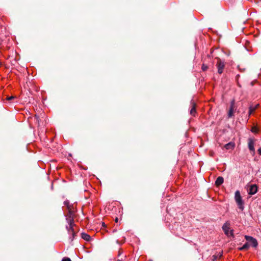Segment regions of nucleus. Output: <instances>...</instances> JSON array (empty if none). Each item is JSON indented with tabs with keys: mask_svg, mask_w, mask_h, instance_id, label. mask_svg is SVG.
I'll return each mask as SVG.
<instances>
[{
	"mask_svg": "<svg viewBox=\"0 0 261 261\" xmlns=\"http://www.w3.org/2000/svg\"><path fill=\"white\" fill-rule=\"evenodd\" d=\"M234 146V144L232 142H229L225 145L226 149H232Z\"/></svg>",
	"mask_w": 261,
	"mask_h": 261,
	"instance_id": "nucleus-13",
	"label": "nucleus"
},
{
	"mask_svg": "<svg viewBox=\"0 0 261 261\" xmlns=\"http://www.w3.org/2000/svg\"><path fill=\"white\" fill-rule=\"evenodd\" d=\"M245 238L250 246L252 247L256 248L258 246L257 241L255 238L249 236H245Z\"/></svg>",
	"mask_w": 261,
	"mask_h": 261,
	"instance_id": "nucleus-4",
	"label": "nucleus"
},
{
	"mask_svg": "<svg viewBox=\"0 0 261 261\" xmlns=\"http://www.w3.org/2000/svg\"><path fill=\"white\" fill-rule=\"evenodd\" d=\"M36 186L37 187H39V180L38 179L36 180Z\"/></svg>",
	"mask_w": 261,
	"mask_h": 261,
	"instance_id": "nucleus-22",
	"label": "nucleus"
},
{
	"mask_svg": "<svg viewBox=\"0 0 261 261\" xmlns=\"http://www.w3.org/2000/svg\"><path fill=\"white\" fill-rule=\"evenodd\" d=\"M30 119H31V117H30L28 118V121H29Z\"/></svg>",
	"mask_w": 261,
	"mask_h": 261,
	"instance_id": "nucleus-27",
	"label": "nucleus"
},
{
	"mask_svg": "<svg viewBox=\"0 0 261 261\" xmlns=\"http://www.w3.org/2000/svg\"><path fill=\"white\" fill-rule=\"evenodd\" d=\"M255 108H253L251 107L249 108V115H251V114L255 110Z\"/></svg>",
	"mask_w": 261,
	"mask_h": 261,
	"instance_id": "nucleus-16",
	"label": "nucleus"
},
{
	"mask_svg": "<svg viewBox=\"0 0 261 261\" xmlns=\"http://www.w3.org/2000/svg\"><path fill=\"white\" fill-rule=\"evenodd\" d=\"M254 140L251 138H249L248 139V146L249 149L251 151L254 152L255 149L254 147Z\"/></svg>",
	"mask_w": 261,
	"mask_h": 261,
	"instance_id": "nucleus-7",
	"label": "nucleus"
},
{
	"mask_svg": "<svg viewBox=\"0 0 261 261\" xmlns=\"http://www.w3.org/2000/svg\"><path fill=\"white\" fill-rule=\"evenodd\" d=\"M62 261H71L70 258L67 257H64L62 259Z\"/></svg>",
	"mask_w": 261,
	"mask_h": 261,
	"instance_id": "nucleus-18",
	"label": "nucleus"
},
{
	"mask_svg": "<svg viewBox=\"0 0 261 261\" xmlns=\"http://www.w3.org/2000/svg\"><path fill=\"white\" fill-rule=\"evenodd\" d=\"M234 105H235V100L234 99L232 100L230 102V107L228 113V116L229 118L231 117L233 115V112L234 110Z\"/></svg>",
	"mask_w": 261,
	"mask_h": 261,
	"instance_id": "nucleus-5",
	"label": "nucleus"
},
{
	"mask_svg": "<svg viewBox=\"0 0 261 261\" xmlns=\"http://www.w3.org/2000/svg\"><path fill=\"white\" fill-rule=\"evenodd\" d=\"M64 204L68 207V205H70L68 201H65L64 202Z\"/></svg>",
	"mask_w": 261,
	"mask_h": 261,
	"instance_id": "nucleus-21",
	"label": "nucleus"
},
{
	"mask_svg": "<svg viewBox=\"0 0 261 261\" xmlns=\"http://www.w3.org/2000/svg\"><path fill=\"white\" fill-rule=\"evenodd\" d=\"M230 236L234 237L233 230V229L230 230V231H229V237Z\"/></svg>",
	"mask_w": 261,
	"mask_h": 261,
	"instance_id": "nucleus-19",
	"label": "nucleus"
},
{
	"mask_svg": "<svg viewBox=\"0 0 261 261\" xmlns=\"http://www.w3.org/2000/svg\"><path fill=\"white\" fill-rule=\"evenodd\" d=\"M258 153L261 155V148H259L258 149Z\"/></svg>",
	"mask_w": 261,
	"mask_h": 261,
	"instance_id": "nucleus-23",
	"label": "nucleus"
},
{
	"mask_svg": "<svg viewBox=\"0 0 261 261\" xmlns=\"http://www.w3.org/2000/svg\"><path fill=\"white\" fill-rule=\"evenodd\" d=\"M35 117L37 121L38 127H40L41 133H43L44 131V129L42 127L44 126L43 120L39 118V116H37V115H35Z\"/></svg>",
	"mask_w": 261,
	"mask_h": 261,
	"instance_id": "nucleus-6",
	"label": "nucleus"
},
{
	"mask_svg": "<svg viewBox=\"0 0 261 261\" xmlns=\"http://www.w3.org/2000/svg\"><path fill=\"white\" fill-rule=\"evenodd\" d=\"M201 68H202V70L204 71H206L208 69V66L203 64L202 65Z\"/></svg>",
	"mask_w": 261,
	"mask_h": 261,
	"instance_id": "nucleus-15",
	"label": "nucleus"
},
{
	"mask_svg": "<svg viewBox=\"0 0 261 261\" xmlns=\"http://www.w3.org/2000/svg\"><path fill=\"white\" fill-rule=\"evenodd\" d=\"M251 132L253 133H256L258 132V129L256 127H253L251 128Z\"/></svg>",
	"mask_w": 261,
	"mask_h": 261,
	"instance_id": "nucleus-17",
	"label": "nucleus"
},
{
	"mask_svg": "<svg viewBox=\"0 0 261 261\" xmlns=\"http://www.w3.org/2000/svg\"><path fill=\"white\" fill-rule=\"evenodd\" d=\"M254 82H251L250 83V85H251V86H253L254 85Z\"/></svg>",
	"mask_w": 261,
	"mask_h": 261,
	"instance_id": "nucleus-24",
	"label": "nucleus"
},
{
	"mask_svg": "<svg viewBox=\"0 0 261 261\" xmlns=\"http://www.w3.org/2000/svg\"><path fill=\"white\" fill-rule=\"evenodd\" d=\"M216 59L217 60L216 66L218 68V72L219 74H221L223 73V69L225 66V62L218 57H217Z\"/></svg>",
	"mask_w": 261,
	"mask_h": 261,
	"instance_id": "nucleus-3",
	"label": "nucleus"
},
{
	"mask_svg": "<svg viewBox=\"0 0 261 261\" xmlns=\"http://www.w3.org/2000/svg\"><path fill=\"white\" fill-rule=\"evenodd\" d=\"M191 104L192 106V108L190 110V114L192 116H195L196 111V104L194 101H191Z\"/></svg>",
	"mask_w": 261,
	"mask_h": 261,
	"instance_id": "nucleus-10",
	"label": "nucleus"
},
{
	"mask_svg": "<svg viewBox=\"0 0 261 261\" xmlns=\"http://www.w3.org/2000/svg\"><path fill=\"white\" fill-rule=\"evenodd\" d=\"M118 218H116V219H115V222H118Z\"/></svg>",
	"mask_w": 261,
	"mask_h": 261,
	"instance_id": "nucleus-25",
	"label": "nucleus"
},
{
	"mask_svg": "<svg viewBox=\"0 0 261 261\" xmlns=\"http://www.w3.org/2000/svg\"><path fill=\"white\" fill-rule=\"evenodd\" d=\"M249 246L250 245L248 244V242H247L245 244H244L243 246L242 247H241L239 249L241 250H247L248 249Z\"/></svg>",
	"mask_w": 261,
	"mask_h": 261,
	"instance_id": "nucleus-14",
	"label": "nucleus"
},
{
	"mask_svg": "<svg viewBox=\"0 0 261 261\" xmlns=\"http://www.w3.org/2000/svg\"><path fill=\"white\" fill-rule=\"evenodd\" d=\"M102 226H104V227L106 226V225H105V224L104 223H102Z\"/></svg>",
	"mask_w": 261,
	"mask_h": 261,
	"instance_id": "nucleus-26",
	"label": "nucleus"
},
{
	"mask_svg": "<svg viewBox=\"0 0 261 261\" xmlns=\"http://www.w3.org/2000/svg\"><path fill=\"white\" fill-rule=\"evenodd\" d=\"M230 223L226 222L224 223L222 226V229L224 231L225 234L228 237H229V229H230Z\"/></svg>",
	"mask_w": 261,
	"mask_h": 261,
	"instance_id": "nucleus-8",
	"label": "nucleus"
},
{
	"mask_svg": "<svg viewBox=\"0 0 261 261\" xmlns=\"http://www.w3.org/2000/svg\"><path fill=\"white\" fill-rule=\"evenodd\" d=\"M224 182V178L222 176H219L216 181H215V185L217 187L220 186L221 185H222Z\"/></svg>",
	"mask_w": 261,
	"mask_h": 261,
	"instance_id": "nucleus-11",
	"label": "nucleus"
},
{
	"mask_svg": "<svg viewBox=\"0 0 261 261\" xmlns=\"http://www.w3.org/2000/svg\"><path fill=\"white\" fill-rule=\"evenodd\" d=\"M14 98H15V97H14V96H10V97H7V99L8 100H11L12 99H14Z\"/></svg>",
	"mask_w": 261,
	"mask_h": 261,
	"instance_id": "nucleus-20",
	"label": "nucleus"
},
{
	"mask_svg": "<svg viewBox=\"0 0 261 261\" xmlns=\"http://www.w3.org/2000/svg\"><path fill=\"white\" fill-rule=\"evenodd\" d=\"M235 200L238 205L239 208L242 211L244 209V202L242 199V197L241 196L240 193L239 191H237L235 192Z\"/></svg>",
	"mask_w": 261,
	"mask_h": 261,
	"instance_id": "nucleus-2",
	"label": "nucleus"
},
{
	"mask_svg": "<svg viewBox=\"0 0 261 261\" xmlns=\"http://www.w3.org/2000/svg\"><path fill=\"white\" fill-rule=\"evenodd\" d=\"M68 213L66 216V220L69 224V226H66V228L69 233H71L72 238L71 239V241H72L74 236L76 235L75 232L74 231L73 226L74 223V210L72 205H68Z\"/></svg>",
	"mask_w": 261,
	"mask_h": 261,
	"instance_id": "nucleus-1",
	"label": "nucleus"
},
{
	"mask_svg": "<svg viewBox=\"0 0 261 261\" xmlns=\"http://www.w3.org/2000/svg\"><path fill=\"white\" fill-rule=\"evenodd\" d=\"M81 238L86 241H89L91 239V237L89 234L84 232L81 233Z\"/></svg>",
	"mask_w": 261,
	"mask_h": 261,
	"instance_id": "nucleus-12",
	"label": "nucleus"
},
{
	"mask_svg": "<svg viewBox=\"0 0 261 261\" xmlns=\"http://www.w3.org/2000/svg\"><path fill=\"white\" fill-rule=\"evenodd\" d=\"M257 191V187L256 185H252L250 186L248 190V194L249 195H253Z\"/></svg>",
	"mask_w": 261,
	"mask_h": 261,
	"instance_id": "nucleus-9",
	"label": "nucleus"
}]
</instances>
